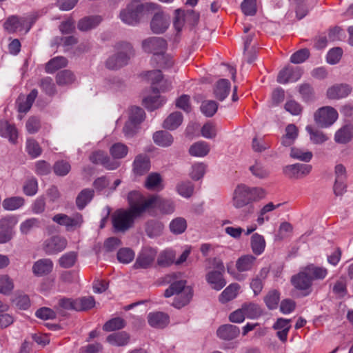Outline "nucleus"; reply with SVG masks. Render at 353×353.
Instances as JSON below:
<instances>
[{"mask_svg":"<svg viewBox=\"0 0 353 353\" xmlns=\"http://www.w3.org/2000/svg\"><path fill=\"white\" fill-rule=\"evenodd\" d=\"M265 196V191L259 187H250L245 184H239L234 189L232 204L236 209L243 208L242 216L245 218L254 212V202L259 201Z\"/></svg>","mask_w":353,"mask_h":353,"instance_id":"nucleus-1","label":"nucleus"},{"mask_svg":"<svg viewBox=\"0 0 353 353\" xmlns=\"http://www.w3.org/2000/svg\"><path fill=\"white\" fill-rule=\"evenodd\" d=\"M181 274L172 273L165 275L163 281L164 283L170 284L164 292L165 297H170L173 295L176 296L172 303V305L176 308H181L187 305L192 297V290L186 287V281L181 279Z\"/></svg>","mask_w":353,"mask_h":353,"instance_id":"nucleus-2","label":"nucleus"},{"mask_svg":"<svg viewBox=\"0 0 353 353\" xmlns=\"http://www.w3.org/2000/svg\"><path fill=\"white\" fill-rule=\"evenodd\" d=\"M158 8L159 5L154 3L148 2L143 4L130 3L125 8L121 10L119 18L124 23L134 26L139 23L144 11L149 12Z\"/></svg>","mask_w":353,"mask_h":353,"instance_id":"nucleus-3","label":"nucleus"},{"mask_svg":"<svg viewBox=\"0 0 353 353\" xmlns=\"http://www.w3.org/2000/svg\"><path fill=\"white\" fill-rule=\"evenodd\" d=\"M127 199L130 206L128 210L139 216L147 210L152 208L154 201V199H151V196L145 199L140 192L137 190L130 192Z\"/></svg>","mask_w":353,"mask_h":353,"instance_id":"nucleus-4","label":"nucleus"},{"mask_svg":"<svg viewBox=\"0 0 353 353\" xmlns=\"http://www.w3.org/2000/svg\"><path fill=\"white\" fill-rule=\"evenodd\" d=\"M137 217L128 209H119L112 215L113 227L117 232H125L133 226Z\"/></svg>","mask_w":353,"mask_h":353,"instance_id":"nucleus-5","label":"nucleus"},{"mask_svg":"<svg viewBox=\"0 0 353 353\" xmlns=\"http://www.w3.org/2000/svg\"><path fill=\"white\" fill-rule=\"evenodd\" d=\"M339 118L338 112L332 106H324L314 113V121L321 128H328Z\"/></svg>","mask_w":353,"mask_h":353,"instance_id":"nucleus-6","label":"nucleus"},{"mask_svg":"<svg viewBox=\"0 0 353 353\" xmlns=\"http://www.w3.org/2000/svg\"><path fill=\"white\" fill-rule=\"evenodd\" d=\"M34 20L32 17H18L12 16L9 17L4 23V28L9 33H12L17 31L21 32L24 30L27 33Z\"/></svg>","mask_w":353,"mask_h":353,"instance_id":"nucleus-7","label":"nucleus"},{"mask_svg":"<svg viewBox=\"0 0 353 353\" xmlns=\"http://www.w3.org/2000/svg\"><path fill=\"white\" fill-rule=\"evenodd\" d=\"M312 166L309 164L296 163L283 168V174L292 180L300 179L307 176L312 171Z\"/></svg>","mask_w":353,"mask_h":353,"instance_id":"nucleus-8","label":"nucleus"},{"mask_svg":"<svg viewBox=\"0 0 353 353\" xmlns=\"http://www.w3.org/2000/svg\"><path fill=\"white\" fill-rule=\"evenodd\" d=\"M142 48L145 52L153 53V59H154L157 55L165 51L167 42L161 37H150L143 41Z\"/></svg>","mask_w":353,"mask_h":353,"instance_id":"nucleus-9","label":"nucleus"},{"mask_svg":"<svg viewBox=\"0 0 353 353\" xmlns=\"http://www.w3.org/2000/svg\"><path fill=\"white\" fill-rule=\"evenodd\" d=\"M52 221L60 225L65 226L67 230L80 228L83 222V216L79 213H76L72 216L65 214H57L52 217Z\"/></svg>","mask_w":353,"mask_h":353,"instance_id":"nucleus-10","label":"nucleus"},{"mask_svg":"<svg viewBox=\"0 0 353 353\" xmlns=\"http://www.w3.org/2000/svg\"><path fill=\"white\" fill-rule=\"evenodd\" d=\"M67 246V241L60 236H53L46 239L43 245V250L48 254H57L62 252Z\"/></svg>","mask_w":353,"mask_h":353,"instance_id":"nucleus-11","label":"nucleus"},{"mask_svg":"<svg viewBox=\"0 0 353 353\" xmlns=\"http://www.w3.org/2000/svg\"><path fill=\"white\" fill-rule=\"evenodd\" d=\"M157 251L150 247L143 248L139 254L134 266L136 268L146 269L150 268L156 258Z\"/></svg>","mask_w":353,"mask_h":353,"instance_id":"nucleus-12","label":"nucleus"},{"mask_svg":"<svg viewBox=\"0 0 353 353\" xmlns=\"http://www.w3.org/2000/svg\"><path fill=\"white\" fill-rule=\"evenodd\" d=\"M170 23V17L163 12L156 13L150 22V28L154 34H161L169 27Z\"/></svg>","mask_w":353,"mask_h":353,"instance_id":"nucleus-13","label":"nucleus"},{"mask_svg":"<svg viewBox=\"0 0 353 353\" xmlns=\"http://www.w3.org/2000/svg\"><path fill=\"white\" fill-rule=\"evenodd\" d=\"M302 76V70L299 67L287 66L281 70L278 76L277 81L279 83L285 84L289 81H296Z\"/></svg>","mask_w":353,"mask_h":353,"instance_id":"nucleus-14","label":"nucleus"},{"mask_svg":"<svg viewBox=\"0 0 353 353\" xmlns=\"http://www.w3.org/2000/svg\"><path fill=\"white\" fill-rule=\"evenodd\" d=\"M117 53L114 55L118 58L119 63L117 65H125L131 57L134 55V51L130 43L121 42L117 44Z\"/></svg>","mask_w":353,"mask_h":353,"instance_id":"nucleus-15","label":"nucleus"},{"mask_svg":"<svg viewBox=\"0 0 353 353\" xmlns=\"http://www.w3.org/2000/svg\"><path fill=\"white\" fill-rule=\"evenodd\" d=\"M352 87L345 83L336 84L327 90V97L332 100H339L347 97L352 92Z\"/></svg>","mask_w":353,"mask_h":353,"instance_id":"nucleus-16","label":"nucleus"},{"mask_svg":"<svg viewBox=\"0 0 353 353\" xmlns=\"http://www.w3.org/2000/svg\"><path fill=\"white\" fill-rule=\"evenodd\" d=\"M291 282L295 288L300 290H307L312 284L311 277H310L304 267L297 274L292 277Z\"/></svg>","mask_w":353,"mask_h":353,"instance_id":"nucleus-17","label":"nucleus"},{"mask_svg":"<svg viewBox=\"0 0 353 353\" xmlns=\"http://www.w3.org/2000/svg\"><path fill=\"white\" fill-rule=\"evenodd\" d=\"M53 266V262L50 259H39L32 265V273L36 276H43L52 272Z\"/></svg>","mask_w":353,"mask_h":353,"instance_id":"nucleus-18","label":"nucleus"},{"mask_svg":"<svg viewBox=\"0 0 353 353\" xmlns=\"http://www.w3.org/2000/svg\"><path fill=\"white\" fill-rule=\"evenodd\" d=\"M150 169V161L146 155H137L133 162L132 171L136 176L145 174Z\"/></svg>","mask_w":353,"mask_h":353,"instance_id":"nucleus-19","label":"nucleus"},{"mask_svg":"<svg viewBox=\"0 0 353 353\" xmlns=\"http://www.w3.org/2000/svg\"><path fill=\"white\" fill-rule=\"evenodd\" d=\"M37 94V90L33 89L27 96L19 95L16 102L18 111L23 113L28 112L31 108Z\"/></svg>","mask_w":353,"mask_h":353,"instance_id":"nucleus-20","label":"nucleus"},{"mask_svg":"<svg viewBox=\"0 0 353 353\" xmlns=\"http://www.w3.org/2000/svg\"><path fill=\"white\" fill-rule=\"evenodd\" d=\"M223 272L211 270L206 274V281L212 289L219 291L226 285V281L223 276Z\"/></svg>","mask_w":353,"mask_h":353,"instance_id":"nucleus-21","label":"nucleus"},{"mask_svg":"<svg viewBox=\"0 0 353 353\" xmlns=\"http://www.w3.org/2000/svg\"><path fill=\"white\" fill-rule=\"evenodd\" d=\"M169 316L162 312H150L148 315L149 325L155 328H163L169 323Z\"/></svg>","mask_w":353,"mask_h":353,"instance_id":"nucleus-22","label":"nucleus"},{"mask_svg":"<svg viewBox=\"0 0 353 353\" xmlns=\"http://www.w3.org/2000/svg\"><path fill=\"white\" fill-rule=\"evenodd\" d=\"M353 137V125L346 124L340 128L334 134V141L339 144L349 143Z\"/></svg>","mask_w":353,"mask_h":353,"instance_id":"nucleus-23","label":"nucleus"},{"mask_svg":"<svg viewBox=\"0 0 353 353\" xmlns=\"http://www.w3.org/2000/svg\"><path fill=\"white\" fill-rule=\"evenodd\" d=\"M0 136L8 138L10 143L15 144L18 138V132L14 125L10 124L8 121L0 120Z\"/></svg>","mask_w":353,"mask_h":353,"instance_id":"nucleus-24","label":"nucleus"},{"mask_svg":"<svg viewBox=\"0 0 353 353\" xmlns=\"http://www.w3.org/2000/svg\"><path fill=\"white\" fill-rule=\"evenodd\" d=\"M216 334L220 339L230 341L236 338L240 334V330L236 325L226 324L220 326Z\"/></svg>","mask_w":353,"mask_h":353,"instance_id":"nucleus-25","label":"nucleus"},{"mask_svg":"<svg viewBox=\"0 0 353 353\" xmlns=\"http://www.w3.org/2000/svg\"><path fill=\"white\" fill-rule=\"evenodd\" d=\"M148 79L151 81L152 85V90L154 93H158L160 91L164 92L171 87V82H165V85H161L159 88L154 86V84L161 83L163 79V76L161 70H153L148 72Z\"/></svg>","mask_w":353,"mask_h":353,"instance_id":"nucleus-26","label":"nucleus"},{"mask_svg":"<svg viewBox=\"0 0 353 353\" xmlns=\"http://www.w3.org/2000/svg\"><path fill=\"white\" fill-rule=\"evenodd\" d=\"M154 199L152 208L159 209L163 214H172L175 209L174 202L169 199H163L159 196H152Z\"/></svg>","mask_w":353,"mask_h":353,"instance_id":"nucleus-27","label":"nucleus"},{"mask_svg":"<svg viewBox=\"0 0 353 353\" xmlns=\"http://www.w3.org/2000/svg\"><path fill=\"white\" fill-rule=\"evenodd\" d=\"M102 21V17L99 15L85 17L78 22L77 27L81 31H88L96 28Z\"/></svg>","mask_w":353,"mask_h":353,"instance_id":"nucleus-28","label":"nucleus"},{"mask_svg":"<svg viewBox=\"0 0 353 353\" xmlns=\"http://www.w3.org/2000/svg\"><path fill=\"white\" fill-rule=\"evenodd\" d=\"M285 134L281 139V145L285 147L292 145L299 135V130L295 125L289 124L285 130Z\"/></svg>","mask_w":353,"mask_h":353,"instance_id":"nucleus-29","label":"nucleus"},{"mask_svg":"<svg viewBox=\"0 0 353 353\" xmlns=\"http://www.w3.org/2000/svg\"><path fill=\"white\" fill-rule=\"evenodd\" d=\"M154 143L160 147H169L174 141L172 135L167 131L160 130L154 132L152 136Z\"/></svg>","mask_w":353,"mask_h":353,"instance_id":"nucleus-30","label":"nucleus"},{"mask_svg":"<svg viewBox=\"0 0 353 353\" xmlns=\"http://www.w3.org/2000/svg\"><path fill=\"white\" fill-rule=\"evenodd\" d=\"M210 145L203 141L193 143L189 148V154L192 157H204L210 152Z\"/></svg>","mask_w":353,"mask_h":353,"instance_id":"nucleus-31","label":"nucleus"},{"mask_svg":"<svg viewBox=\"0 0 353 353\" xmlns=\"http://www.w3.org/2000/svg\"><path fill=\"white\" fill-rule=\"evenodd\" d=\"M230 91V83L228 80L222 79L217 81L214 89V93L216 99L224 100Z\"/></svg>","mask_w":353,"mask_h":353,"instance_id":"nucleus-32","label":"nucleus"},{"mask_svg":"<svg viewBox=\"0 0 353 353\" xmlns=\"http://www.w3.org/2000/svg\"><path fill=\"white\" fill-rule=\"evenodd\" d=\"M256 257L252 254H246L239 258L236 262V268L239 272L252 270L256 263Z\"/></svg>","mask_w":353,"mask_h":353,"instance_id":"nucleus-33","label":"nucleus"},{"mask_svg":"<svg viewBox=\"0 0 353 353\" xmlns=\"http://www.w3.org/2000/svg\"><path fill=\"white\" fill-rule=\"evenodd\" d=\"M54 309L57 313L63 316L65 315L67 311H76L75 299L65 297L61 298L58 300L57 304L54 305Z\"/></svg>","mask_w":353,"mask_h":353,"instance_id":"nucleus-34","label":"nucleus"},{"mask_svg":"<svg viewBox=\"0 0 353 353\" xmlns=\"http://www.w3.org/2000/svg\"><path fill=\"white\" fill-rule=\"evenodd\" d=\"M164 230V224L158 220H150L146 223L145 232L150 238L160 236Z\"/></svg>","mask_w":353,"mask_h":353,"instance_id":"nucleus-35","label":"nucleus"},{"mask_svg":"<svg viewBox=\"0 0 353 353\" xmlns=\"http://www.w3.org/2000/svg\"><path fill=\"white\" fill-rule=\"evenodd\" d=\"M183 121V115L180 112L171 113L164 121L163 127L169 130H174L180 126Z\"/></svg>","mask_w":353,"mask_h":353,"instance_id":"nucleus-36","label":"nucleus"},{"mask_svg":"<svg viewBox=\"0 0 353 353\" xmlns=\"http://www.w3.org/2000/svg\"><path fill=\"white\" fill-rule=\"evenodd\" d=\"M94 194L92 189L85 188L81 190L76 199V205L79 210H83L89 203Z\"/></svg>","mask_w":353,"mask_h":353,"instance_id":"nucleus-37","label":"nucleus"},{"mask_svg":"<svg viewBox=\"0 0 353 353\" xmlns=\"http://www.w3.org/2000/svg\"><path fill=\"white\" fill-rule=\"evenodd\" d=\"M290 157L301 161L309 162L312 159L313 154L304 148L294 146L290 149Z\"/></svg>","mask_w":353,"mask_h":353,"instance_id":"nucleus-38","label":"nucleus"},{"mask_svg":"<svg viewBox=\"0 0 353 353\" xmlns=\"http://www.w3.org/2000/svg\"><path fill=\"white\" fill-rule=\"evenodd\" d=\"M250 245L253 253L256 255H260L265 248V239L262 235L255 233L251 236Z\"/></svg>","mask_w":353,"mask_h":353,"instance_id":"nucleus-39","label":"nucleus"},{"mask_svg":"<svg viewBox=\"0 0 353 353\" xmlns=\"http://www.w3.org/2000/svg\"><path fill=\"white\" fill-rule=\"evenodd\" d=\"M130 339L129 335L125 332L113 333L108 336L107 341L112 345L123 346L128 344Z\"/></svg>","mask_w":353,"mask_h":353,"instance_id":"nucleus-40","label":"nucleus"},{"mask_svg":"<svg viewBox=\"0 0 353 353\" xmlns=\"http://www.w3.org/2000/svg\"><path fill=\"white\" fill-rule=\"evenodd\" d=\"M68 65V60L64 57H56L50 59L46 65V72L53 73L55 71L65 67Z\"/></svg>","mask_w":353,"mask_h":353,"instance_id":"nucleus-41","label":"nucleus"},{"mask_svg":"<svg viewBox=\"0 0 353 353\" xmlns=\"http://www.w3.org/2000/svg\"><path fill=\"white\" fill-rule=\"evenodd\" d=\"M165 101V99L160 95L150 96L143 99V104L148 110L152 111L161 107Z\"/></svg>","mask_w":353,"mask_h":353,"instance_id":"nucleus-42","label":"nucleus"},{"mask_svg":"<svg viewBox=\"0 0 353 353\" xmlns=\"http://www.w3.org/2000/svg\"><path fill=\"white\" fill-rule=\"evenodd\" d=\"M25 203V199L22 196H11L5 199L2 202V206L6 210L13 211L22 207Z\"/></svg>","mask_w":353,"mask_h":353,"instance_id":"nucleus-43","label":"nucleus"},{"mask_svg":"<svg viewBox=\"0 0 353 353\" xmlns=\"http://www.w3.org/2000/svg\"><path fill=\"white\" fill-rule=\"evenodd\" d=\"M239 289V284H230L220 294L219 298V301L222 303H225L234 299L237 296Z\"/></svg>","mask_w":353,"mask_h":353,"instance_id":"nucleus-44","label":"nucleus"},{"mask_svg":"<svg viewBox=\"0 0 353 353\" xmlns=\"http://www.w3.org/2000/svg\"><path fill=\"white\" fill-rule=\"evenodd\" d=\"M304 268L311 277L312 281L314 279H323L327 274L326 268L315 266L314 264H310Z\"/></svg>","mask_w":353,"mask_h":353,"instance_id":"nucleus-45","label":"nucleus"},{"mask_svg":"<svg viewBox=\"0 0 353 353\" xmlns=\"http://www.w3.org/2000/svg\"><path fill=\"white\" fill-rule=\"evenodd\" d=\"M305 130L310 134L311 141L314 144H322L329 139L324 132L314 130L311 125H307Z\"/></svg>","mask_w":353,"mask_h":353,"instance_id":"nucleus-46","label":"nucleus"},{"mask_svg":"<svg viewBox=\"0 0 353 353\" xmlns=\"http://www.w3.org/2000/svg\"><path fill=\"white\" fill-rule=\"evenodd\" d=\"M280 301V293L276 290H271L264 297V302L269 310L277 308Z\"/></svg>","mask_w":353,"mask_h":353,"instance_id":"nucleus-47","label":"nucleus"},{"mask_svg":"<svg viewBox=\"0 0 353 353\" xmlns=\"http://www.w3.org/2000/svg\"><path fill=\"white\" fill-rule=\"evenodd\" d=\"M76 311H85L93 308L95 301L93 296H83L75 299Z\"/></svg>","mask_w":353,"mask_h":353,"instance_id":"nucleus-48","label":"nucleus"},{"mask_svg":"<svg viewBox=\"0 0 353 353\" xmlns=\"http://www.w3.org/2000/svg\"><path fill=\"white\" fill-rule=\"evenodd\" d=\"M75 80L74 74L70 70H63L57 73L56 82L60 86H65L72 84Z\"/></svg>","mask_w":353,"mask_h":353,"instance_id":"nucleus-49","label":"nucleus"},{"mask_svg":"<svg viewBox=\"0 0 353 353\" xmlns=\"http://www.w3.org/2000/svg\"><path fill=\"white\" fill-rule=\"evenodd\" d=\"M245 316L248 319H256L262 314L260 306L254 303H245L242 305Z\"/></svg>","mask_w":353,"mask_h":353,"instance_id":"nucleus-50","label":"nucleus"},{"mask_svg":"<svg viewBox=\"0 0 353 353\" xmlns=\"http://www.w3.org/2000/svg\"><path fill=\"white\" fill-rule=\"evenodd\" d=\"M268 272V270L267 269L263 268L259 273V276L261 278L256 276L252 280L250 287L255 295H258L262 291L263 287V281L265 279Z\"/></svg>","mask_w":353,"mask_h":353,"instance_id":"nucleus-51","label":"nucleus"},{"mask_svg":"<svg viewBox=\"0 0 353 353\" xmlns=\"http://www.w3.org/2000/svg\"><path fill=\"white\" fill-rule=\"evenodd\" d=\"M177 192L184 198H190L194 193V186L189 181H181L176 185Z\"/></svg>","mask_w":353,"mask_h":353,"instance_id":"nucleus-52","label":"nucleus"},{"mask_svg":"<svg viewBox=\"0 0 353 353\" xmlns=\"http://www.w3.org/2000/svg\"><path fill=\"white\" fill-rule=\"evenodd\" d=\"M23 192L26 196H32L38 192V182L36 178H28L23 185Z\"/></svg>","mask_w":353,"mask_h":353,"instance_id":"nucleus-53","label":"nucleus"},{"mask_svg":"<svg viewBox=\"0 0 353 353\" xmlns=\"http://www.w3.org/2000/svg\"><path fill=\"white\" fill-rule=\"evenodd\" d=\"M128 152V148L123 143H117L110 148V153L114 159L124 158Z\"/></svg>","mask_w":353,"mask_h":353,"instance_id":"nucleus-54","label":"nucleus"},{"mask_svg":"<svg viewBox=\"0 0 353 353\" xmlns=\"http://www.w3.org/2000/svg\"><path fill=\"white\" fill-rule=\"evenodd\" d=\"M175 254L172 250H164L160 253L157 263L162 267H167L174 262Z\"/></svg>","mask_w":353,"mask_h":353,"instance_id":"nucleus-55","label":"nucleus"},{"mask_svg":"<svg viewBox=\"0 0 353 353\" xmlns=\"http://www.w3.org/2000/svg\"><path fill=\"white\" fill-rule=\"evenodd\" d=\"M40 226V221L37 218H30L23 221L20 225L21 232L23 234H28L33 230Z\"/></svg>","mask_w":353,"mask_h":353,"instance_id":"nucleus-56","label":"nucleus"},{"mask_svg":"<svg viewBox=\"0 0 353 353\" xmlns=\"http://www.w3.org/2000/svg\"><path fill=\"white\" fill-rule=\"evenodd\" d=\"M144 110L139 107H132L129 110V119L132 123L139 125L145 119Z\"/></svg>","mask_w":353,"mask_h":353,"instance_id":"nucleus-57","label":"nucleus"},{"mask_svg":"<svg viewBox=\"0 0 353 353\" xmlns=\"http://www.w3.org/2000/svg\"><path fill=\"white\" fill-rule=\"evenodd\" d=\"M187 228V223L184 218L177 217L170 223V231L175 234H182Z\"/></svg>","mask_w":353,"mask_h":353,"instance_id":"nucleus-58","label":"nucleus"},{"mask_svg":"<svg viewBox=\"0 0 353 353\" xmlns=\"http://www.w3.org/2000/svg\"><path fill=\"white\" fill-rule=\"evenodd\" d=\"M77 258L75 252H69L62 255L59 259V264L63 268H70L72 267Z\"/></svg>","mask_w":353,"mask_h":353,"instance_id":"nucleus-59","label":"nucleus"},{"mask_svg":"<svg viewBox=\"0 0 353 353\" xmlns=\"http://www.w3.org/2000/svg\"><path fill=\"white\" fill-rule=\"evenodd\" d=\"M14 289L13 280L8 275L0 276V294H10Z\"/></svg>","mask_w":353,"mask_h":353,"instance_id":"nucleus-60","label":"nucleus"},{"mask_svg":"<svg viewBox=\"0 0 353 353\" xmlns=\"http://www.w3.org/2000/svg\"><path fill=\"white\" fill-rule=\"evenodd\" d=\"M12 303L19 310H26L30 306V300L28 295L17 294L12 300Z\"/></svg>","mask_w":353,"mask_h":353,"instance_id":"nucleus-61","label":"nucleus"},{"mask_svg":"<svg viewBox=\"0 0 353 353\" xmlns=\"http://www.w3.org/2000/svg\"><path fill=\"white\" fill-rule=\"evenodd\" d=\"M218 131L216 125L212 122L205 123L201 129V135L208 139H212L216 137Z\"/></svg>","mask_w":353,"mask_h":353,"instance_id":"nucleus-62","label":"nucleus"},{"mask_svg":"<svg viewBox=\"0 0 353 353\" xmlns=\"http://www.w3.org/2000/svg\"><path fill=\"white\" fill-rule=\"evenodd\" d=\"M39 86L48 95L52 96L57 92L56 87L51 77H46L41 79Z\"/></svg>","mask_w":353,"mask_h":353,"instance_id":"nucleus-63","label":"nucleus"},{"mask_svg":"<svg viewBox=\"0 0 353 353\" xmlns=\"http://www.w3.org/2000/svg\"><path fill=\"white\" fill-rule=\"evenodd\" d=\"M125 321L120 317L112 319L107 321L103 326V329L107 332L114 331L125 327Z\"/></svg>","mask_w":353,"mask_h":353,"instance_id":"nucleus-64","label":"nucleus"}]
</instances>
